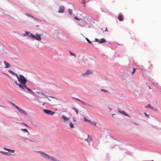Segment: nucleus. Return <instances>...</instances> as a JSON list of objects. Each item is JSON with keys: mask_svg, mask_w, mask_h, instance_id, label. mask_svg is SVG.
Wrapping results in <instances>:
<instances>
[{"mask_svg": "<svg viewBox=\"0 0 161 161\" xmlns=\"http://www.w3.org/2000/svg\"><path fill=\"white\" fill-rule=\"evenodd\" d=\"M93 124H94V126H96V123L94 121V123Z\"/></svg>", "mask_w": 161, "mask_h": 161, "instance_id": "obj_51", "label": "nucleus"}, {"mask_svg": "<svg viewBox=\"0 0 161 161\" xmlns=\"http://www.w3.org/2000/svg\"><path fill=\"white\" fill-rule=\"evenodd\" d=\"M4 149L6 151H8V149H9V148H7L6 147H4Z\"/></svg>", "mask_w": 161, "mask_h": 161, "instance_id": "obj_47", "label": "nucleus"}, {"mask_svg": "<svg viewBox=\"0 0 161 161\" xmlns=\"http://www.w3.org/2000/svg\"><path fill=\"white\" fill-rule=\"evenodd\" d=\"M4 63L5 65L4 67L5 68H6L10 67V65L6 61H4Z\"/></svg>", "mask_w": 161, "mask_h": 161, "instance_id": "obj_12", "label": "nucleus"}, {"mask_svg": "<svg viewBox=\"0 0 161 161\" xmlns=\"http://www.w3.org/2000/svg\"><path fill=\"white\" fill-rule=\"evenodd\" d=\"M100 40H99V42H100Z\"/></svg>", "mask_w": 161, "mask_h": 161, "instance_id": "obj_64", "label": "nucleus"}, {"mask_svg": "<svg viewBox=\"0 0 161 161\" xmlns=\"http://www.w3.org/2000/svg\"><path fill=\"white\" fill-rule=\"evenodd\" d=\"M89 124H92L94 123V122H92L91 120H89V121L88 122Z\"/></svg>", "mask_w": 161, "mask_h": 161, "instance_id": "obj_40", "label": "nucleus"}, {"mask_svg": "<svg viewBox=\"0 0 161 161\" xmlns=\"http://www.w3.org/2000/svg\"><path fill=\"white\" fill-rule=\"evenodd\" d=\"M101 92H108V91H107V90H105V89H102L101 90Z\"/></svg>", "mask_w": 161, "mask_h": 161, "instance_id": "obj_29", "label": "nucleus"}, {"mask_svg": "<svg viewBox=\"0 0 161 161\" xmlns=\"http://www.w3.org/2000/svg\"><path fill=\"white\" fill-rule=\"evenodd\" d=\"M92 71L89 69L87 70L85 73L82 74L81 76H87L92 74Z\"/></svg>", "mask_w": 161, "mask_h": 161, "instance_id": "obj_4", "label": "nucleus"}, {"mask_svg": "<svg viewBox=\"0 0 161 161\" xmlns=\"http://www.w3.org/2000/svg\"><path fill=\"white\" fill-rule=\"evenodd\" d=\"M134 124H136V125H137V124L136 123H135V122H134Z\"/></svg>", "mask_w": 161, "mask_h": 161, "instance_id": "obj_59", "label": "nucleus"}, {"mask_svg": "<svg viewBox=\"0 0 161 161\" xmlns=\"http://www.w3.org/2000/svg\"><path fill=\"white\" fill-rule=\"evenodd\" d=\"M144 114H145V116L146 117H148V118L149 117V115L147 114L146 113H144Z\"/></svg>", "mask_w": 161, "mask_h": 161, "instance_id": "obj_42", "label": "nucleus"}, {"mask_svg": "<svg viewBox=\"0 0 161 161\" xmlns=\"http://www.w3.org/2000/svg\"><path fill=\"white\" fill-rule=\"evenodd\" d=\"M85 39L88 43L90 44H91L92 43V42L88 38L85 37Z\"/></svg>", "mask_w": 161, "mask_h": 161, "instance_id": "obj_27", "label": "nucleus"}, {"mask_svg": "<svg viewBox=\"0 0 161 161\" xmlns=\"http://www.w3.org/2000/svg\"><path fill=\"white\" fill-rule=\"evenodd\" d=\"M22 138L24 141H25L26 140H29V138H27L26 137H22Z\"/></svg>", "mask_w": 161, "mask_h": 161, "instance_id": "obj_30", "label": "nucleus"}, {"mask_svg": "<svg viewBox=\"0 0 161 161\" xmlns=\"http://www.w3.org/2000/svg\"><path fill=\"white\" fill-rule=\"evenodd\" d=\"M17 109L21 114H24L25 115L27 114L26 113L24 110L21 109L19 107H18Z\"/></svg>", "mask_w": 161, "mask_h": 161, "instance_id": "obj_8", "label": "nucleus"}, {"mask_svg": "<svg viewBox=\"0 0 161 161\" xmlns=\"http://www.w3.org/2000/svg\"><path fill=\"white\" fill-rule=\"evenodd\" d=\"M108 108L109 109L110 111H111L112 110V109L111 108H109V107H108Z\"/></svg>", "mask_w": 161, "mask_h": 161, "instance_id": "obj_49", "label": "nucleus"}, {"mask_svg": "<svg viewBox=\"0 0 161 161\" xmlns=\"http://www.w3.org/2000/svg\"><path fill=\"white\" fill-rule=\"evenodd\" d=\"M87 140H88V142L89 143L92 140V137L89 136V135H87Z\"/></svg>", "mask_w": 161, "mask_h": 161, "instance_id": "obj_13", "label": "nucleus"}, {"mask_svg": "<svg viewBox=\"0 0 161 161\" xmlns=\"http://www.w3.org/2000/svg\"><path fill=\"white\" fill-rule=\"evenodd\" d=\"M13 75H15L17 78V77H19V75H18L17 74L15 73H14Z\"/></svg>", "mask_w": 161, "mask_h": 161, "instance_id": "obj_39", "label": "nucleus"}, {"mask_svg": "<svg viewBox=\"0 0 161 161\" xmlns=\"http://www.w3.org/2000/svg\"><path fill=\"white\" fill-rule=\"evenodd\" d=\"M105 31H108V30H107V28H106V29H105Z\"/></svg>", "mask_w": 161, "mask_h": 161, "instance_id": "obj_53", "label": "nucleus"}, {"mask_svg": "<svg viewBox=\"0 0 161 161\" xmlns=\"http://www.w3.org/2000/svg\"><path fill=\"white\" fill-rule=\"evenodd\" d=\"M85 141H87L88 142V140H87V138L85 139Z\"/></svg>", "mask_w": 161, "mask_h": 161, "instance_id": "obj_54", "label": "nucleus"}, {"mask_svg": "<svg viewBox=\"0 0 161 161\" xmlns=\"http://www.w3.org/2000/svg\"><path fill=\"white\" fill-rule=\"evenodd\" d=\"M85 3H86L85 2H84V4H83V6L84 7H86V5L85 4Z\"/></svg>", "mask_w": 161, "mask_h": 161, "instance_id": "obj_50", "label": "nucleus"}, {"mask_svg": "<svg viewBox=\"0 0 161 161\" xmlns=\"http://www.w3.org/2000/svg\"><path fill=\"white\" fill-rule=\"evenodd\" d=\"M9 103L11 104H12L13 106L14 107H15L16 109H17V108L18 107V106H16L15 104L14 103L11 102H9Z\"/></svg>", "mask_w": 161, "mask_h": 161, "instance_id": "obj_21", "label": "nucleus"}, {"mask_svg": "<svg viewBox=\"0 0 161 161\" xmlns=\"http://www.w3.org/2000/svg\"><path fill=\"white\" fill-rule=\"evenodd\" d=\"M25 15H27V16H29V17H31V18H33L34 19H36V20H37V19H36V18H34V17H33V16H32V15H30V14H25Z\"/></svg>", "mask_w": 161, "mask_h": 161, "instance_id": "obj_22", "label": "nucleus"}, {"mask_svg": "<svg viewBox=\"0 0 161 161\" xmlns=\"http://www.w3.org/2000/svg\"><path fill=\"white\" fill-rule=\"evenodd\" d=\"M151 105L150 104L147 105L146 106H145V107L151 108H152Z\"/></svg>", "mask_w": 161, "mask_h": 161, "instance_id": "obj_28", "label": "nucleus"}, {"mask_svg": "<svg viewBox=\"0 0 161 161\" xmlns=\"http://www.w3.org/2000/svg\"><path fill=\"white\" fill-rule=\"evenodd\" d=\"M81 1L82 2L81 3L82 4H84V2H85V0H81Z\"/></svg>", "mask_w": 161, "mask_h": 161, "instance_id": "obj_48", "label": "nucleus"}, {"mask_svg": "<svg viewBox=\"0 0 161 161\" xmlns=\"http://www.w3.org/2000/svg\"><path fill=\"white\" fill-rule=\"evenodd\" d=\"M8 151L9 152H10L12 153H14V150L12 149H9Z\"/></svg>", "mask_w": 161, "mask_h": 161, "instance_id": "obj_31", "label": "nucleus"}, {"mask_svg": "<svg viewBox=\"0 0 161 161\" xmlns=\"http://www.w3.org/2000/svg\"><path fill=\"white\" fill-rule=\"evenodd\" d=\"M84 120L85 121L87 122H88V121H89V119H87L85 117L84 118Z\"/></svg>", "mask_w": 161, "mask_h": 161, "instance_id": "obj_33", "label": "nucleus"}, {"mask_svg": "<svg viewBox=\"0 0 161 161\" xmlns=\"http://www.w3.org/2000/svg\"><path fill=\"white\" fill-rule=\"evenodd\" d=\"M50 97L54 98V97H52V96H50Z\"/></svg>", "mask_w": 161, "mask_h": 161, "instance_id": "obj_58", "label": "nucleus"}, {"mask_svg": "<svg viewBox=\"0 0 161 161\" xmlns=\"http://www.w3.org/2000/svg\"><path fill=\"white\" fill-rule=\"evenodd\" d=\"M2 62L1 61H0V68H2Z\"/></svg>", "mask_w": 161, "mask_h": 161, "instance_id": "obj_45", "label": "nucleus"}, {"mask_svg": "<svg viewBox=\"0 0 161 161\" xmlns=\"http://www.w3.org/2000/svg\"><path fill=\"white\" fill-rule=\"evenodd\" d=\"M0 153L6 155H11V153L9 152H4L2 151H0Z\"/></svg>", "mask_w": 161, "mask_h": 161, "instance_id": "obj_10", "label": "nucleus"}, {"mask_svg": "<svg viewBox=\"0 0 161 161\" xmlns=\"http://www.w3.org/2000/svg\"><path fill=\"white\" fill-rule=\"evenodd\" d=\"M21 124H23L24 125H25L26 127H29V126L27 125L25 123H24L22 122H21Z\"/></svg>", "mask_w": 161, "mask_h": 161, "instance_id": "obj_32", "label": "nucleus"}, {"mask_svg": "<svg viewBox=\"0 0 161 161\" xmlns=\"http://www.w3.org/2000/svg\"><path fill=\"white\" fill-rule=\"evenodd\" d=\"M69 53L70 55L71 56H74V57L75 58L76 57V56L73 53H72V52H71L70 51H69Z\"/></svg>", "mask_w": 161, "mask_h": 161, "instance_id": "obj_20", "label": "nucleus"}, {"mask_svg": "<svg viewBox=\"0 0 161 161\" xmlns=\"http://www.w3.org/2000/svg\"><path fill=\"white\" fill-rule=\"evenodd\" d=\"M8 72L9 73H11V74H13H13H14V72L13 71H12V70H8Z\"/></svg>", "mask_w": 161, "mask_h": 161, "instance_id": "obj_34", "label": "nucleus"}, {"mask_svg": "<svg viewBox=\"0 0 161 161\" xmlns=\"http://www.w3.org/2000/svg\"><path fill=\"white\" fill-rule=\"evenodd\" d=\"M35 36L34 35H33L32 33H30V34L28 35V37L30 39L33 40L35 39Z\"/></svg>", "mask_w": 161, "mask_h": 161, "instance_id": "obj_9", "label": "nucleus"}, {"mask_svg": "<svg viewBox=\"0 0 161 161\" xmlns=\"http://www.w3.org/2000/svg\"><path fill=\"white\" fill-rule=\"evenodd\" d=\"M106 77H103V79H104V80H105L106 79Z\"/></svg>", "mask_w": 161, "mask_h": 161, "instance_id": "obj_52", "label": "nucleus"}, {"mask_svg": "<svg viewBox=\"0 0 161 161\" xmlns=\"http://www.w3.org/2000/svg\"><path fill=\"white\" fill-rule=\"evenodd\" d=\"M43 111L46 114H49V115H53L55 113V112L52 111L51 110H49L46 109H43Z\"/></svg>", "mask_w": 161, "mask_h": 161, "instance_id": "obj_3", "label": "nucleus"}, {"mask_svg": "<svg viewBox=\"0 0 161 161\" xmlns=\"http://www.w3.org/2000/svg\"><path fill=\"white\" fill-rule=\"evenodd\" d=\"M74 18L76 20H79V19L78 18V17H77L76 16H75Z\"/></svg>", "mask_w": 161, "mask_h": 161, "instance_id": "obj_44", "label": "nucleus"}, {"mask_svg": "<svg viewBox=\"0 0 161 161\" xmlns=\"http://www.w3.org/2000/svg\"><path fill=\"white\" fill-rule=\"evenodd\" d=\"M13 75H15L17 78V77H19V75H18L17 74L15 73H14Z\"/></svg>", "mask_w": 161, "mask_h": 161, "instance_id": "obj_38", "label": "nucleus"}, {"mask_svg": "<svg viewBox=\"0 0 161 161\" xmlns=\"http://www.w3.org/2000/svg\"><path fill=\"white\" fill-rule=\"evenodd\" d=\"M159 90L161 92V86H159L158 88Z\"/></svg>", "mask_w": 161, "mask_h": 161, "instance_id": "obj_46", "label": "nucleus"}, {"mask_svg": "<svg viewBox=\"0 0 161 161\" xmlns=\"http://www.w3.org/2000/svg\"><path fill=\"white\" fill-rule=\"evenodd\" d=\"M75 99H76L78 100L81 103H82V101H83L78 99V98H75V97H73Z\"/></svg>", "mask_w": 161, "mask_h": 161, "instance_id": "obj_35", "label": "nucleus"}, {"mask_svg": "<svg viewBox=\"0 0 161 161\" xmlns=\"http://www.w3.org/2000/svg\"><path fill=\"white\" fill-rule=\"evenodd\" d=\"M57 37L58 38H60L59 37H58V36H57Z\"/></svg>", "mask_w": 161, "mask_h": 161, "instance_id": "obj_63", "label": "nucleus"}, {"mask_svg": "<svg viewBox=\"0 0 161 161\" xmlns=\"http://www.w3.org/2000/svg\"><path fill=\"white\" fill-rule=\"evenodd\" d=\"M64 8L63 6H60L59 8L58 12L59 13H63L64 12Z\"/></svg>", "mask_w": 161, "mask_h": 161, "instance_id": "obj_6", "label": "nucleus"}, {"mask_svg": "<svg viewBox=\"0 0 161 161\" xmlns=\"http://www.w3.org/2000/svg\"><path fill=\"white\" fill-rule=\"evenodd\" d=\"M110 137H111V138H113V137H112L111 136V135L110 136Z\"/></svg>", "mask_w": 161, "mask_h": 161, "instance_id": "obj_57", "label": "nucleus"}, {"mask_svg": "<svg viewBox=\"0 0 161 161\" xmlns=\"http://www.w3.org/2000/svg\"><path fill=\"white\" fill-rule=\"evenodd\" d=\"M35 39L38 41H40L42 40L41 36L39 34H36Z\"/></svg>", "mask_w": 161, "mask_h": 161, "instance_id": "obj_7", "label": "nucleus"}, {"mask_svg": "<svg viewBox=\"0 0 161 161\" xmlns=\"http://www.w3.org/2000/svg\"><path fill=\"white\" fill-rule=\"evenodd\" d=\"M95 42H98L99 43V39L97 38H95Z\"/></svg>", "mask_w": 161, "mask_h": 161, "instance_id": "obj_43", "label": "nucleus"}, {"mask_svg": "<svg viewBox=\"0 0 161 161\" xmlns=\"http://www.w3.org/2000/svg\"><path fill=\"white\" fill-rule=\"evenodd\" d=\"M14 82L20 88L22 89V86L21 84H18L16 81H15Z\"/></svg>", "mask_w": 161, "mask_h": 161, "instance_id": "obj_18", "label": "nucleus"}, {"mask_svg": "<svg viewBox=\"0 0 161 161\" xmlns=\"http://www.w3.org/2000/svg\"><path fill=\"white\" fill-rule=\"evenodd\" d=\"M62 117L64 119V121H66L69 120V118L65 116L64 115H62Z\"/></svg>", "mask_w": 161, "mask_h": 161, "instance_id": "obj_17", "label": "nucleus"}, {"mask_svg": "<svg viewBox=\"0 0 161 161\" xmlns=\"http://www.w3.org/2000/svg\"><path fill=\"white\" fill-rule=\"evenodd\" d=\"M68 11L70 15H71L72 14V10L71 9H68Z\"/></svg>", "mask_w": 161, "mask_h": 161, "instance_id": "obj_23", "label": "nucleus"}, {"mask_svg": "<svg viewBox=\"0 0 161 161\" xmlns=\"http://www.w3.org/2000/svg\"><path fill=\"white\" fill-rule=\"evenodd\" d=\"M47 99L49 100V101H50V100L48 98H47Z\"/></svg>", "mask_w": 161, "mask_h": 161, "instance_id": "obj_61", "label": "nucleus"}, {"mask_svg": "<svg viewBox=\"0 0 161 161\" xmlns=\"http://www.w3.org/2000/svg\"><path fill=\"white\" fill-rule=\"evenodd\" d=\"M153 111H157V110L156 109H155L153 107H152V108H150Z\"/></svg>", "mask_w": 161, "mask_h": 161, "instance_id": "obj_36", "label": "nucleus"}, {"mask_svg": "<svg viewBox=\"0 0 161 161\" xmlns=\"http://www.w3.org/2000/svg\"><path fill=\"white\" fill-rule=\"evenodd\" d=\"M106 42V40L103 38H102L100 39V42H99V43H102Z\"/></svg>", "mask_w": 161, "mask_h": 161, "instance_id": "obj_16", "label": "nucleus"}, {"mask_svg": "<svg viewBox=\"0 0 161 161\" xmlns=\"http://www.w3.org/2000/svg\"><path fill=\"white\" fill-rule=\"evenodd\" d=\"M29 141L31 142H34L37 143L39 142V141L37 140H35L34 138H29Z\"/></svg>", "mask_w": 161, "mask_h": 161, "instance_id": "obj_11", "label": "nucleus"}, {"mask_svg": "<svg viewBox=\"0 0 161 161\" xmlns=\"http://www.w3.org/2000/svg\"><path fill=\"white\" fill-rule=\"evenodd\" d=\"M148 87L149 89H151V88L150 87V86H149Z\"/></svg>", "mask_w": 161, "mask_h": 161, "instance_id": "obj_62", "label": "nucleus"}, {"mask_svg": "<svg viewBox=\"0 0 161 161\" xmlns=\"http://www.w3.org/2000/svg\"><path fill=\"white\" fill-rule=\"evenodd\" d=\"M17 79L19 82L22 86V89L25 90L24 87L26 86L25 84L27 81V79L22 75H19V77H17Z\"/></svg>", "mask_w": 161, "mask_h": 161, "instance_id": "obj_1", "label": "nucleus"}, {"mask_svg": "<svg viewBox=\"0 0 161 161\" xmlns=\"http://www.w3.org/2000/svg\"><path fill=\"white\" fill-rule=\"evenodd\" d=\"M117 110L119 113L122 114L124 115L130 117V116L127 114L124 110H121L119 108H118Z\"/></svg>", "mask_w": 161, "mask_h": 161, "instance_id": "obj_5", "label": "nucleus"}, {"mask_svg": "<svg viewBox=\"0 0 161 161\" xmlns=\"http://www.w3.org/2000/svg\"><path fill=\"white\" fill-rule=\"evenodd\" d=\"M24 88H25V90L24 91L25 92H27L28 93H30L32 95H34L35 93L31 89L27 87L26 86H25L24 87Z\"/></svg>", "mask_w": 161, "mask_h": 161, "instance_id": "obj_2", "label": "nucleus"}, {"mask_svg": "<svg viewBox=\"0 0 161 161\" xmlns=\"http://www.w3.org/2000/svg\"><path fill=\"white\" fill-rule=\"evenodd\" d=\"M30 32L28 31H25V34H24L25 36H26L27 35H29L30 34Z\"/></svg>", "mask_w": 161, "mask_h": 161, "instance_id": "obj_24", "label": "nucleus"}, {"mask_svg": "<svg viewBox=\"0 0 161 161\" xmlns=\"http://www.w3.org/2000/svg\"><path fill=\"white\" fill-rule=\"evenodd\" d=\"M40 94H41V95H42L44 96V97H47V96H46V95H45V94L43 93V92H41L40 93Z\"/></svg>", "mask_w": 161, "mask_h": 161, "instance_id": "obj_37", "label": "nucleus"}, {"mask_svg": "<svg viewBox=\"0 0 161 161\" xmlns=\"http://www.w3.org/2000/svg\"><path fill=\"white\" fill-rule=\"evenodd\" d=\"M72 109L75 111V112H76V114H78V110L77 109H76L74 107L72 108Z\"/></svg>", "mask_w": 161, "mask_h": 161, "instance_id": "obj_25", "label": "nucleus"}, {"mask_svg": "<svg viewBox=\"0 0 161 161\" xmlns=\"http://www.w3.org/2000/svg\"><path fill=\"white\" fill-rule=\"evenodd\" d=\"M82 104L87 107H92V106L89 104L87 103L84 101H82Z\"/></svg>", "mask_w": 161, "mask_h": 161, "instance_id": "obj_14", "label": "nucleus"}, {"mask_svg": "<svg viewBox=\"0 0 161 161\" xmlns=\"http://www.w3.org/2000/svg\"><path fill=\"white\" fill-rule=\"evenodd\" d=\"M79 25L81 26H82V25H81V24H80Z\"/></svg>", "mask_w": 161, "mask_h": 161, "instance_id": "obj_60", "label": "nucleus"}, {"mask_svg": "<svg viewBox=\"0 0 161 161\" xmlns=\"http://www.w3.org/2000/svg\"><path fill=\"white\" fill-rule=\"evenodd\" d=\"M114 115H115V114H113L112 115V117H113Z\"/></svg>", "mask_w": 161, "mask_h": 161, "instance_id": "obj_55", "label": "nucleus"}, {"mask_svg": "<svg viewBox=\"0 0 161 161\" xmlns=\"http://www.w3.org/2000/svg\"><path fill=\"white\" fill-rule=\"evenodd\" d=\"M135 69L134 68L133 69V71L131 72V74H133L134 73V72H135Z\"/></svg>", "mask_w": 161, "mask_h": 161, "instance_id": "obj_41", "label": "nucleus"}, {"mask_svg": "<svg viewBox=\"0 0 161 161\" xmlns=\"http://www.w3.org/2000/svg\"><path fill=\"white\" fill-rule=\"evenodd\" d=\"M21 130L23 132H27L28 134H29V133L28 131V130L26 129H21Z\"/></svg>", "mask_w": 161, "mask_h": 161, "instance_id": "obj_19", "label": "nucleus"}, {"mask_svg": "<svg viewBox=\"0 0 161 161\" xmlns=\"http://www.w3.org/2000/svg\"><path fill=\"white\" fill-rule=\"evenodd\" d=\"M73 121H75V118H73Z\"/></svg>", "mask_w": 161, "mask_h": 161, "instance_id": "obj_56", "label": "nucleus"}, {"mask_svg": "<svg viewBox=\"0 0 161 161\" xmlns=\"http://www.w3.org/2000/svg\"><path fill=\"white\" fill-rule=\"evenodd\" d=\"M69 125L71 128H74V124H72L71 122L69 124Z\"/></svg>", "mask_w": 161, "mask_h": 161, "instance_id": "obj_26", "label": "nucleus"}, {"mask_svg": "<svg viewBox=\"0 0 161 161\" xmlns=\"http://www.w3.org/2000/svg\"><path fill=\"white\" fill-rule=\"evenodd\" d=\"M118 20L120 21H122L124 19V18L123 17V15H119L118 16Z\"/></svg>", "mask_w": 161, "mask_h": 161, "instance_id": "obj_15", "label": "nucleus"}]
</instances>
